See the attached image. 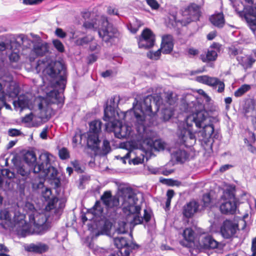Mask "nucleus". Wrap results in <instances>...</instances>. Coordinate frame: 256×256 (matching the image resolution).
Wrapping results in <instances>:
<instances>
[{
    "instance_id": "1",
    "label": "nucleus",
    "mask_w": 256,
    "mask_h": 256,
    "mask_svg": "<svg viewBox=\"0 0 256 256\" xmlns=\"http://www.w3.org/2000/svg\"><path fill=\"white\" fill-rule=\"evenodd\" d=\"M180 110L192 114L186 117L182 129L179 126L180 142L186 147L192 146L196 142L194 134L196 133L200 141L206 144L210 142L214 134V126L210 122V118L204 105L190 95L182 102Z\"/></svg>"
},
{
    "instance_id": "2",
    "label": "nucleus",
    "mask_w": 256,
    "mask_h": 256,
    "mask_svg": "<svg viewBox=\"0 0 256 256\" xmlns=\"http://www.w3.org/2000/svg\"><path fill=\"white\" fill-rule=\"evenodd\" d=\"M38 72H42L45 76L53 79L52 86L54 88L50 92V96L54 98L58 102H64L63 92L66 84V69L59 61H52L47 58L40 60L36 67Z\"/></svg>"
},
{
    "instance_id": "3",
    "label": "nucleus",
    "mask_w": 256,
    "mask_h": 256,
    "mask_svg": "<svg viewBox=\"0 0 256 256\" xmlns=\"http://www.w3.org/2000/svg\"><path fill=\"white\" fill-rule=\"evenodd\" d=\"M138 97L135 98L134 102H133L134 112L136 122L140 126H141L143 133L142 134V138L144 144H146L151 148H154L157 150H164L166 144L161 140H154L150 136L146 135V130L144 126V121L145 115H148L150 117L154 116L158 108L157 104H155V112H153L152 108V102L153 100V97L149 95L145 97L142 102H138Z\"/></svg>"
},
{
    "instance_id": "4",
    "label": "nucleus",
    "mask_w": 256,
    "mask_h": 256,
    "mask_svg": "<svg viewBox=\"0 0 256 256\" xmlns=\"http://www.w3.org/2000/svg\"><path fill=\"white\" fill-rule=\"evenodd\" d=\"M121 198L122 200V206L124 212L128 216V219L132 218V220H128V222L132 224L136 225L142 224L144 220L146 222L150 220V214L146 209L144 210V216H139L141 207L138 204V198L136 194L131 188H122Z\"/></svg>"
},
{
    "instance_id": "5",
    "label": "nucleus",
    "mask_w": 256,
    "mask_h": 256,
    "mask_svg": "<svg viewBox=\"0 0 256 256\" xmlns=\"http://www.w3.org/2000/svg\"><path fill=\"white\" fill-rule=\"evenodd\" d=\"M120 101L119 96H115L108 102L104 110V120L108 122L113 128L116 136L118 138H125L128 136L131 130V127L122 124V122L116 120L118 116L116 108Z\"/></svg>"
},
{
    "instance_id": "6",
    "label": "nucleus",
    "mask_w": 256,
    "mask_h": 256,
    "mask_svg": "<svg viewBox=\"0 0 256 256\" xmlns=\"http://www.w3.org/2000/svg\"><path fill=\"white\" fill-rule=\"evenodd\" d=\"M83 26L86 29L98 30L100 38L106 43L112 44L114 39L120 35L117 28L108 22L107 16L104 14L97 16L90 20H86Z\"/></svg>"
},
{
    "instance_id": "7",
    "label": "nucleus",
    "mask_w": 256,
    "mask_h": 256,
    "mask_svg": "<svg viewBox=\"0 0 256 256\" xmlns=\"http://www.w3.org/2000/svg\"><path fill=\"white\" fill-rule=\"evenodd\" d=\"M52 157L47 152L41 154L39 156L38 164L34 167L33 172L35 174L40 172L42 177L48 176L51 179L56 178L58 171L50 164Z\"/></svg>"
},
{
    "instance_id": "8",
    "label": "nucleus",
    "mask_w": 256,
    "mask_h": 256,
    "mask_svg": "<svg viewBox=\"0 0 256 256\" xmlns=\"http://www.w3.org/2000/svg\"><path fill=\"white\" fill-rule=\"evenodd\" d=\"M33 38L32 48L30 50V52L28 58L30 62L34 61L38 56H43L49 52V46L47 42H44L41 38L33 33L30 34Z\"/></svg>"
},
{
    "instance_id": "9",
    "label": "nucleus",
    "mask_w": 256,
    "mask_h": 256,
    "mask_svg": "<svg viewBox=\"0 0 256 256\" xmlns=\"http://www.w3.org/2000/svg\"><path fill=\"white\" fill-rule=\"evenodd\" d=\"M29 219L30 222L34 224L36 232L38 234H44L50 228L46 214L36 212L29 215Z\"/></svg>"
},
{
    "instance_id": "10",
    "label": "nucleus",
    "mask_w": 256,
    "mask_h": 256,
    "mask_svg": "<svg viewBox=\"0 0 256 256\" xmlns=\"http://www.w3.org/2000/svg\"><path fill=\"white\" fill-rule=\"evenodd\" d=\"M155 42V36L149 28L144 29L139 38L138 44L140 48L147 49L152 47Z\"/></svg>"
},
{
    "instance_id": "11",
    "label": "nucleus",
    "mask_w": 256,
    "mask_h": 256,
    "mask_svg": "<svg viewBox=\"0 0 256 256\" xmlns=\"http://www.w3.org/2000/svg\"><path fill=\"white\" fill-rule=\"evenodd\" d=\"M182 14L186 17L188 23L196 21L198 20L200 15V7L196 4H190L185 8Z\"/></svg>"
},
{
    "instance_id": "12",
    "label": "nucleus",
    "mask_w": 256,
    "mask_h": 256,
    "mask_svg": "<svg viewBox=\"0 0 256 256\" xmlns=\"http://www.w3.org/2000/svg\"><path fill=\"white\" fill-rule=\"evenodd\" d=\"M38 117L44 121L48 120L52 114V108L46 100L42 99L38 104Z\"/></svg>"
},
{
    "instance_id": "13",
    "label": "nucleus",
    "mask_w": 256,
    "mask_h": 256,
    "mask_svg": "<svg viewBox=\"0 0 256 256\" xmlns=\"http://www.w3.org/2000/svg\"><path fill=\"white\" fill-rule=\"evenodd\" d=\"M100 200L108 210L115 208L119 206L118 198L112 196L110 191L104 192L100 197Z\"/></svg>"
},
{
    "instance_id": "14",
    "label": "nucleus",
    "mask_w": 256,
    "mask_h": 256,
    "mask_svg": "<svg viewBox=\"0 0 256 256\" xmlns=\"http://www.w3.org/2000/svg\"><path fill=\"white\" fill-rule=\"evenodd\" d=\"M237 227V225L232 221L226 220L224 222L221 227V234L225 238H230L236 232Z\"/></svg>"
},
{
    "instance_id": "15",
    "label": "nucleus",
    "mask_w": 256,
    "mask_h": 256,
    "mask_svg": "<svg viewBox=\"0 0 256 256\" xmlns=\"http://www.w3.org/2000/svg\"><path fill=\"white\" fill-rule=\"evenodd\" d=\"M220 45L214 43L208 49L206 54H201L200 58L204 62L215 60L218 56V53L220 51Z\"/></svg>"
},
{
    "instance_id": "16",
    "label": "nucleus",
    "mask_w": 256,
    "mask_h": 256,
    "mask_svg": "<svg viewBox=\"0 0 256 256\" xmlns=\"http://www.w3.org/2000/svg\"><path fill=\"white\" fill-rule=\"evenodd\" d=\"M173 38L172 35L167 34L162 37L161 46L160 48L164 54H169L173 50Z\"/></svg>"
},
{
    "instance_id": "17",
    "label": "nucleus",
    "mask_w": 256,
    "mask_h": 256,
    "mask_svg": "<svg viewBox=\"0 0 256 256\" xmlns=\"http://www.w3.org/2000/svg\"><path fill=\"white\" fill-rule=\"evenodd\" d=\"M199 205L198 203L192 200L188 202L183 208V214L188 218H191L198 211Z\"/></svg>"
},
{
    "instance_id": "18",
    "label": "nucleus",
    "mask_w": 256,
    "mask_h": 256,
    "mask_svg": "<svg viewBox=\"0 0 256 256\" xmlns=\"http://www.w3.org/2000/svg\"><path fill=\"white\" fill-rule=\"evenodd\" d=\"M48 249V246L42 242L32 243L25 246V250L26 251L34 253H43L47 251Z\"/></svg>"
},
{
    "instance_id": "19",
    "label": "nucleus",
    "mask_w": 256,
    "mask_h": 256,
    "mask_svg": "<svg viewBox=\"0 0 256 256\" xmlns=\"http://www.w3.org/2000/svg\"><path fill=\"white\" fill-rule=\"evenodd\" d=\"M16 231L18 235L25 236L30 233L29 226L24 220H21L14 226Z\"/></svg>"
},
{
    "instance_id": "20",
    "label": "nucleus",
    "mask_w": 256,
    "mask_h": 256,
    "mask_svg": "<svg viewBox=\"0 0 256 256\" xmlns=\"http://www.w3.org/2000/svg\"><path fill=\"white\" fill-rule=\"evenodd\" d=\"M236 209V206L234 202L226 201L222 204L220 210L222 213L225 214H234Z\"/></svg>"
},
{
    "instance_id": "21",
    "label": "nucleus",
    "mask_w": 256,
    "mask_h": 256,
    "mask_svg": "<svg viewBox=\"0 0 256 256\" xmlns=\"http://www.w3.org/2000/svg\"><path fill=\"white\" fill-rule=\"evenodd\" d=\"M202 246L206 248H215L218 242L210 235L203 236L201 240Z\"/></svg>"
},
{
    "instance_id": "22",
    "label": "nucleus",
    "mask_w": 256,
    "mask_h": 256,
    "mask_svg": "<svg viewBox=\"0 0 256 256\" xmlns=\"http://www.w3.org/2000/svg\"><path fill=\"white\" fill-rule=\"evenodd\" d=\"M20 45L18 44L16 42H10L11 52L9 55V58L11 62H16L20 58L19 54Z\"/></svg>"
},
{
    "instance_id": "23",
    "label": "nucleus",
    "mask_w": 256,
    "mask_h": 256,
    "mask_svg": "<svg viewBox=\"0 0 256 256\" xmlns=\"http://www.w3.org/2000/svg\"><path fill=\"white\" fill-rule=\"evenodd\" d=\"M29 100L24 96H20L17 100L13 102L14 106L16 109L20 108V110L24 108H30Z\"/></svg>"
},
{
    "instance_id": "24",
    "label": "nucleus",
    "mask_w": 256,
    "mask_h": 256,
    "mask_svg": "<svg viewBox=\"0 0 256 256\" xmlns=\"http://www.w3.org/2000/svg\"><path fill=\"white\" fill-rule=\"evenodd\" d=\"M206 84L214 88L218 86V92H222L224 90V82L216 78L208 76Z\"/></svg>"
},
{
    "instance_id": "25",
    "label": "nucleus",
    "mask_w": 256,
    "mask_h": 256,
    "mask_svg": "<svg viewBox=\"0 0 256 256\" xmlns=\"http://www.w3.org/2000/svg\"><path fill=\"white\" fill-rule=\"evenodd\" d=\"M58 201V199L56 197H54L50 200L46 206V211L50 212V210H54V212L55 214L59 213L60 210L64 206L63 204H60V206L58 208H57L56 204Z\"/></svg>"
},
{
    "instance_id": "26",
    "label": "nucleus",
    "mask_w": 256,
    "mask_h": 256,
    "mask_svg": "<svg viewBox=\"0 0 256 256\" xmlns=\"http://www.w3.org/2000/svg\"><path fill=\"white\" fill-rule=\"evenodd\" d=\"M211 22L216 26L223 27L224 24V16L222 13H218L212 16L210 18Z\"/></svg>"
},
{
    "instance_id": "27",
    "label": "nucleus",
    "mask_w": 256,
    "mask_h": 256,
    "mask_svg": "<svg viewBox=\"0 0 256 256\" xmlns=\"http://www.w3.org/2000/svg\"><path fill=\"white\" fill-rule=\"evenodd\" d=\"M88 212V213L92 214L96 217H100L103 212V208L100 202L96 201L93 207L89 209Z\"/></svg>"
},
{
    "instance_id": "28",
    "label": "nucleus",
    "mask_w": 256,
    "mask_h": 256,
    "mask_svg": "<svg viewBox=\"0 0 256 256\" xmlns=\"http://www.w3.org/2000/svg\"><path fill=\"white\" fill-rule=\"evenodd\" d=\"M17 40H19L20 41L18 44L20 46L22 44L24 48H30L32 44V40H30L27 36L24 34H20L17 36Z\"/></svg>"
},
{
    "instance_id": "29",
    "label": "nucleus",
    "mask_w": 256,
    "mask_h": 256,
    "mask_svg": "<svg viewBox=\"0 0 256 256\" xmlns=\"http://www.w3.org/2000/svg\"><path fill=\"white\" fill-rule=\"evenodd\" d=\"M237 60L238 63L245 69L251 68L254 60L248 56H238Z\"/></svg>"
},
{
    "instance_id": "30",
    "label": "nucleus",
    "mask_w": 256,
    "mask_h": 256,
    "mask_svg": "<svg viewBox=\"0 0 256 256\" xmlns=\"http://www.w3.org/2000/svg\"><path fill=\"white\" fill-rule=\"evenodd\" d=\"M174 157L178 162H184L188 158V154L184 150L179 149L174 152Z\"/></svg>"
},
{
    "instance_id": "31",
    "label": "nucleus",
    "mask_w": 256,
    "mask_h": 256,
    "mask_svg": "<svg viewBox=\"0 0 256 256\" xmlns=\"http://www.w3.org/2000/svg\"><path fill=\"white\" fill-rule=\"evenodd\" d=\"M24 160L28 165L35 166L38 164H36V158L34 152H28L24 156Z\"/></svg>"
},
{
    "instance_id": "32",
    "label": "nucleus",
    "mask_w": 256,
    "mask_h": 256,
    "mask_svg": "<svg viewBox=\"0 0 256 256\" xmlns=\"http://www.w3.org/2000/svg\"><path fill=\"white\" fill-rule=\"evenodd\" d=\"M98 134L90 133L88 136V143L90 146L97 148L100 144Z\"/></svg>"
},
{
    "instance_id": "33",
    "label": "nucleus",
    "mask_w": 256,
    "mask_h": 256,
    "mask_svg": "<svg viewBox=\"0 0 256 256\" xmlns=\"http://www.w3.org/2000/svg\"><path fill=\"white\" fill-rule=\"evenodd\" d=\"M102 122L100 120H94L90 124V133L98 134L101 130Z\"/></svg>"
},
{
    "instance_id": "34",
    "label": "nucleus",
    "mask_w": 256,
    "mask_h": 256,
    "mask_svg": "<svg viewBox=\"0 0 256 256\" xmlns=\"http://www.w3.org/2000/svg\"><path fill=\"white\" fill-rule=\"evenodd\" d=\"M114 245L119 249L128 246V243L126 238L122 236H119L114 238Z\"/></svg>"
},
{
    "instance_id": "35",
    "label": "nucleus",
    "mask_w": 256,
    "mask_h": 256,
    "mask_svg": "<svg viewBox=\"0 0 256 256\" xmlns=\"http://www.w3.org/2000/svg\"><path fill=\"white\" fill-rule=\"evenodd\" d=\"M251 88V86L248 84H242L234 92V96L236 97H240L245 93L249 91Z\"/></svg>"
},
{
    "instance_id": "36",
    "label": "nucleus",
    "mask_w": 256,
    "mask_h": 256,
    "mask_svg": "<svg viewBox=\"0 0 256 256\" xmlns=\"http://www.w3.org/2000/svg\"><path fill=\"white\" fill-rule=\"evenodd\" d=\"M194 232L192 228H187L183 232V236L186 241L190 242L194 240Z\"/></svg>"
},
{
    "instance_id": "37",
    "label": "nucleus",
    "mask_w": 256,
    "mask_h": 256,
    "mask_svg": "<svg viewBox=\"0 0 256 256\" xmlns=\"http://www.w3.org/2000/svg\"><path fill=\"white\" fill-rule=\"evenodd\" d=\"M94 39L93 36H86L84 38H78L76 41V44L77 45L82 46L86 44H88L90 42L92 41Z\"/></svg>"
},
{
    "instance_id": "38",
    "label": "nucleus",
    "mask_w": 256,
    "mask_h": 256,
    "mask_svg": "<svg viewBox=\"0 0 256 256\" xmlns=\"http://www.w3.org/2000/svg\"><path fill=\"white\" fill-rule=\"evenodd\" d=\"M203 206L204 208H210L212 206V198L209 194H204L202 196Z\"/></svg>"
},
{
    "instance_id": "39",
    "label": "nucleus",
    "mask_w": 256,
    "mask_h": 256,
    "mask_svg": "<svg viewBox=\"0 0 256 256\" xmlns=\"http://www.w3.org/2000/svg\"><path fill=\"white\" fill-rule=\"evenodd\" d=\"M161 52H162L160 49H158V50L154 52L150 51L147 53V56L151 60H157L160 58Z\"/></svg>"
},
{
    "instance_id": "40",
    "label": "nucleus",
    "mask_w": 256,
    "mask_h": 256,
    "mask_svg": "<svg viewBox=\"0 0 256 256\" xmlns=\"http://www.w3.org/2000/svg\"><path fill=\"white\" fill-rule=\"evenodd\" d=\"M24 209L28 216L36 212L34 208V206L29 202H27L25 204Z\"/></svg>"
},
{
    "instance_id": "41",
    "label": "nucleus",
    "mask_w": 256,
    "mask_h": 256,
    "mask_svg": "<svg viewBox=\"0 0 256 256\" xmlns=\"http://www.w3.org/2000/svg\"><path fill=\"white\" fill-rule=\"evenodd\" d=\"M52 44L54 47L60 52H62L64 50V48L62 43L58 40H54Z\"/></svg>"
},
{
    "instance_id": "42",
    "label": "nucleus",
    "mask_w": 256,
    "mask_h": 256,
    "mask_svg": "<svg viewBox=\"0 0 256 256\" xmlns=\"http://www.w3.org/2000/svg\"><path fill=\"white\" fill-rule=\"evenodd\" d=\"M111 150L110 142L106 140H104L102 146V152L104 154H107Z\"/></svg>"
},
{
    "instance_id": "43",
    "label": "nucleus",
    "mask_w": 256,
    "mask_h": 256,
    "mask_svg": "<svg viewBox=\"0 0 256 256\" xmlns=\"http://www.w3.org/2000/svg\"><path fill=\"white\" fill-rule=\"evenodd\" d=\"M126 222H120L118 223V226L116 228V232L118 234H124L127 232L126 228Z\"/></svg>"
},
{
    "instance_id": "44",
    "label": "nucleus",
    "mask_w": 256,
    "mask_h": 256,
    "mask_svg": "<svg viewBox=\"0 0 256 256\" xmlns=\"http://www.w3.org/2000/svg\"><path fill=\"white\" fill-rule=\"evenodd\" d=\"M72 164L73 166L74 170L78 173H82L84 172V169L80 166V162L78 160H75L72 162Z\"/></svg>"
},
{
    "instance_id": "45",
    "label": "nucleus",
    "mask_w": 256,
    "mask_h": 256,
    "mask_svg": "<svg viewBox=\"0 0 256 256\" xmlns=\"http://www.w3.org/2000/svg\"><path fill=\"white\" fill-rule=\"evenodd\" d=\"M147 4L152 10H158L160 7V4L156 0H146Z\"/></svg>"
},
{
    "instance_id": "46",
    "label": "nucleus",
    "mask_w": 256,
    "mask_h": 256,
    "mask_svg": "<svg viewBox=\"0 0 256 256\" xmlns=\"http://www.w3.org/2000/svg\"><path fill=\"white\" fill-rule=\"evenodd\" d=\"M59 156L62 160H66L69 157V154L66 148H62L59 150Z\"/></svg>"
},
{
    "instance_id": "47",
    "label": "nucleus",
    "mask_w": 256,
    "mask_h": 256,
    "mask_svg": "<svg viewBox=\"0 0 256 256\" xmlns=\"http://www.w3.org/2000/svg\"><path fill=\"white\" fill-rule=\"evenodd\" d=\"M119 252L120 254V256H128L130 254V249L128 248V246L122 248H119Z\"/></svg>"
},
{
    "instance_id": "48",
    "label": "nucleus",
    "mask_w": 256,
    "mask_h": 256,
    "mask_svg": "<svg viewBox=\"0 0 256 256\" xmlns=\"http://www.w3.org/2000/svg\"><path fill=\"white\" fill-rule=\"evenodd\" d=\"M54 34L58 37L61 38H64L66 36V32L61 28H57L55 30Z\"/></svg>"
},
{
    "instance_id": "49",
    "label": "nucleus",
    "mask_w": 256,
    "mask_h": 256,
    "mask_svg": "<svg viewBox=\"0 0 256 256\" xmlns=\"http://www.w3.org/2000/svg\"><path fill=\"white\" fill-rule=\"evenodd\" d=\"M106 12L110 15H118V10L116 8L109 6L107 8Z\"/></svg>"
},
{
    "instance_id": "50",
    "label": "nucleus",
    "mask_w": 256,
    "mask_h": 256,
    "mask_svg": "<svg viewBox=\"0 0 256 256\" xmlns=\"http://www.w3.org/2000/svg\"><path fill=\"white\" fill-rule=\"evenodd\" d=\"M17 172L20 174L22 176H26L28 172V171L24 168L22 166H20L17 168Z\"/></svg>"
},
{
    "instance_id": "51",
    "label": "nucleus",
    "mask_w": 256,
    "mask_h": 256,
    "mask_svg": "<svg viewBox=\"0 0 256 256\" xmlns=\"http://www.w3.org/2000/svg\"><path fill=\"white\" fill-rule=\"evenodd\" d=\"M42 194L43 197L46 199V200H47L50 198V196L52 194V191L50 188H45L44 190L42 192Z\"/></svg>"
},
{
    "instance_id": "52",
    "label": "nucleus",
    "mask_w": 256,
    "mask_h": 256,
    "mask_svg": "<svg viewBox=\"0 0 256 256\" xmlns=\"http://www.w3.org/2000/svg\"><path fill=\"white\" fill-rule=\"evenodd\" d=\"M33 118V114L30 113L26 115L22 119V122L24 123L30 122Z\"/></svg>"
},
{
    "instance_id": "53",
    "label": "nucleus",
    "mask_w": 256,
    "mask_h": 256,
    "mask_svg": "<svg viewBox=\"0 0 256 256\" xmlns=\"http://www.w3.org/2000/svg\"><path fill=\"white\" fill-rule=\"evenodd\" d=\"M8 134L12 136H16L21 134L20 130L16 129H10L8 130Z\"/></svg>"
},
{
    "instance_id": "54",
    "label": "nucleus",
    "mask_w": 256,
    "mask_h": 256,
    "mask_svg": "<svg viewBox=\"0 0 256 256\" xmlns=\"http://www.w3.org/2000/svg\"><path fill=\"white\" fill-rule=\"evenodd\" d=\"M188 56H194L198 54L199 52L198 50L194 48H189L188 50Z\"/></svg>"
},
{
    "instance_id": "55",
    "label": "nucleus",
    "mask_w": 256,
    "mask_h": 256,
    "mask_svg": "<svg viewBox=\"0 0 256 256\" xmlns=\"http://www.w3.org/2000/svg\"><path fill=\"white\" fill-rule=\"evenodd\" d=\"M208 76H199L196 78V80L200 82L206 84L208 78Z\"/></svg>"
},
{
    "instance_id": "56",
    "label": "nucleus",
    "mask_w": 256,
    "mask_h": 256,
    "mask_svg": "<svg viewBox=\"0 0 256 256\" xmlns=\"http://www.w3.org/2000/svg\"><path fill=\"white\" fill-rule=\"evenodd\" d=\"M166 100L170 105H172L174 103V100L172 98V92L167 94Z\"/></svg>"
},
{
    "instance_id": "57",
    "label": "nucleus",
    "mask_w": 256,
    "mask_h": 256,
    "mask_svg": "<svg viewBox=\"0 0 256 256\" xmlns=\"http://www.w3.org/2000/svg\"><path fill=\"white\" fill-rule=\"evenodd\" d=\"M53 180L52 182V184L54 186L55 188H58L60 185V178H57L56 177L55 178H52Z\"/></svg>"
},
{
    "instance_id": "58",
    "label": "nucleus",
    "mask_w": 256,
    "mask_h": 256,
    "mask_svg": "<svg viewBox=\"0 0 256 256\" xmlns=\"http://www.w3.org/2000/svg\"><path fill=\"white\" fill-rule=\"evenodd\" d=\"M42 0H24V2L26 4H37L42 2Z\"/></svg>"
},
{
    "instance_id": "59",
    "label": "nucleus",
    "mask_w": 256,
    "mask_h": 256,
    "mask_svg": "<svg viewBox=\"0 0 256 256\" xmlns=\"http://www.w3.org/2000/svg\"><path fill=\"white\" fill-rule=\"evenodd\" d=\"M174 191L172 190H168L166 192L167 199L170 200L174 196Z\"/></svg>"
},
{
    "instance_id": "60",
    "label": "nucleus",
    "mask_w": 256,
    "mask_h": 256,
    "mask_svg": "<svg viewBox=\"0 0 256 256\" xmlns=\"http://www.w3.org/2000/svg\"><path fill=\"white\" fill-rule=\"evenodd\" d=\"M251 250L252 252L256 253V237L252 240Z\"/></svg>"
},
{
    "instance_id": "61",
    "label": "nucleus",
    "mask_w": 256,
    "mask_h": 256,
    "mask_svg": "<svg viewBox=\"0 0 256 256\" xmlns=\"http://www.w3.org/2000/svg\"><path fill=\"white\" fill-rule=\"evenodd\" d=\"M82 16L83 17V18H84L86 20V19L90 18V17L91 16V14H92L90 12H86V11L82 12Z\"/></svg>"
},
{
    "instance_id": "62",
    "label": "nucleus",
    "mask_w": 256,
    "mask_h": 256,
    "mask_svg": "<svg viewBox=\"0 0 256 256\" xmlns=\"http://www.w3.org/2000/svg\"><path fill=\"white\" fill-rule=\"evenodd\" d=\"M40 136L42 139H46L47 138V128H44L42 130L40 134Z\"/></svg>"
},
{
    "instance_id": "63",
    "label": "nucleus",
    "mask_w": 256,
    "mask_h": 256,
    "mask_svg": "<svg viewBox=\"0 0 256 256\" xmlns=\"http://www.w3.org/2000/svg\"><path fill=\"white\" fill-rule=\"evenodd\" d=\"M160 182L164 184H166L168 186L172 185L173 181L170 179H164L162 180H160Z\"/></svg>"
},
{
    "instance_id": "64",
    "label": "nucleus",
    "mask_w": 256,
    "mask_h": 256,
    "mask_svg": "<svg viewBox=\"0 0 256 256\" xmlns=\"http://www.w3.org/2000/svg\"><path fill=\"white\" fill-rule=\"evenodd\" d=\"M230 167H231V166L229 164H226L222 166L220 168V170L221 172H224L226 170H228Z\"/></svg>"
}]
</instances>
